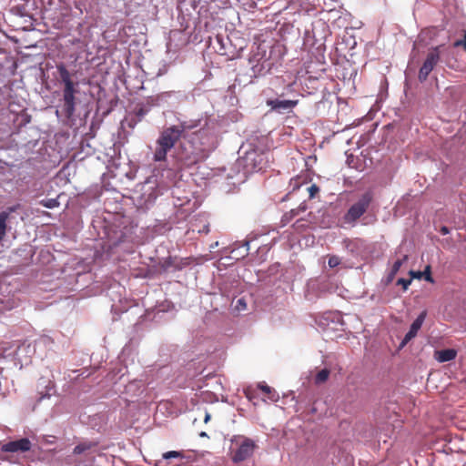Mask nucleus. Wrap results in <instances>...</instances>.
<instances>
[{"mask_svg":"<svg viewBox=\"0 0 466 466\" xmlns=\"http://www.w3.org/2000/svg\"><path fill=\"white\" fill-rule=\"evenodd\" d=\"M219 143V131L213 120L196 118L179 120L164 127L155 143L153 159L165 161L175 148V156L183 167H190L207 158Z\"/></svg>","mask_w":466,"mask_h":466,"instance_id":"f257e3e1","label":"nucleus"},{"mask_svg":"<svg viewBox=\"0 0 466 466\" xmlns=\"http://www.w3.org/2000/svg\"><path fill=\"white\" fill-rule=\"evenodd\" d=\"M94 228L101 239L100 248L95 251L97 261L116 262L124 260L127 255L133 254L141 244L137 234V226L120 217L105 218L93 222Z\"/></svg>","mask_w":466,"mask_h":466,"instance_id":"f03ea898","label":"nucleus"},{"mask_svg":"<svg viewBox=\"0 0 466 466\" xmlns=\"http://www.w3.org/2000/svg\"><path fill=\"white\" fill-rule=\"evenodd\" d=\"M60 81L64 84L63 96L56 106V115L63 123L74 120L76 111V96L78 92L77 83H75L64 64L57 66Z\"/></svg>","mask_w":466,"mask_h":466,"instance_id":"7ed1b4c3","label":"nucleus"},{"mask_svg":"<svg viewBox=\"0 0 466 466\" xmlns=\"http://www.w3.org/2000/svg\"><path fill=\"white\" fill-rule=\"evenodd\" d=\"M268 157L263 151L252 148L245 152L244 156L238 157L236 162V168L242 173L244 177L255 172L262 171L267 167Z\"/></svg>","mask_w":466,"mask_h":466,"instance_id":"20e7f679","label":"nucleus"},{"mask_svg":"<svg viewBox=\"0 0 466 466\" xmlns=\"http://www.w3.org/2000/svg\"><path fill=\"white\" fill-rule=\"evenodd\" d=\"M258 449L256 441L244 435H234L230 440L229 456L234 463L250 459Z\"/></svg>","mask_w":466,"mask_h":466,"instance_id":"39448f33","label":"nucleus"},{"mask_svg":"<svg viewBox=\"0 0 466 466\" xmlns=\"http://www.w3.org/2000/svg\"><path fill=\"white\" fill-rule=\"evenodd\" d=\"M372 200L369 192L362 194L360 198L352 204L348 211L343 215L341 221L342 227H354L356 222L367 211Z\"/></svg>","mask_w":466,"mask_h":466,"instance_id":"423d86ee","label":"nucleus"},{"mask_svg":"<svg viewBox=\"0 0 466 466\" xmlns=\"http://www.w3.org/2000/svg\"><path fill=\"white\" fill-rule=\"evenodd\" d=\"M272 91L278 97L299 99L298 84L296 80L286 82L283 76H277L271 81Z\"/></svg>","mask_w":466,"mask_h":466,"instance_id":"0eeeda50","label":"nucleus"},{"mask_svg":"<svg viewBox=\"0 0 466 466\" xmlns=\"http://www.w3.org/2000/svg\"><path fill=\"white\" fill-rule=\"evenodd\" d=\"M16 350H42L50 349L54 340L47 335L33 334L26 337L23 340H17Z\"/></svg>","mask_w":466,"mask_h":466,"instance_id":"6e6552de","label":"nucleus"},{"mask_svg":"<svg viewBox=\"0 0 466 466\" xmlns=\"http://www.w3.org/2000/svg\"><path fill=\"white\" fill-rule=\"evenodd\" d=\"M173 309V304L168 300L157 303L154 308L146 309L145 318L156 323L167 320V314Z\"/></svg>","mask_w":466,"mask_h":466,"instance_id":"1a4fd4ad","label":"nucleus"},{"mask_svg":"<svg viewBox=\"0 0 466 466\" xmlns=\"http://www.w3.org/2000/svg\"><path fill=\"white\" fill-rule=\"evenodd\" d=\"M440 47H433L427 55L421 67L420 68L418 79L420 83L427 80L429 75L440 61Z\"/></svg>","mask_w":466,"mask_h":466,"instance_id":"9d476101","label":"nucleus"},{"mask_svg":"<svg viewBox=\"0 0 466 466\" xmlns=\"http://www.w3.org/2000/svg\"><path fill=\"white\" fill-rule=\"evenodd\" d=\"M299 104V99L291 98H268L266 105L269 106L270 111L278 114H289L293 111L294 107Z\"/></svg>","mask_w":466,"mask_h":466,"instance_id":"9b49d317","label":"nucleus"},{"mask_svg":"<svg viewBox=\"0 0 466 466\" xmlns=\"http://www.w3.org/2000/svg\"><path fill=\"white\" fill-rule=\"evenodd\" d=\"M188 98L185 91H167L158 94L161 106H177Z\"/></svg>","mask_w":466,"mask_h":466,"instance_id":"f8f14e48","label":"nucleus"},{"mask_svg":"<svg viewBox=\"0 0 466 466\" xmlns=\"http://www.w3.org/2000/svg\"><path fill=\"white\" fill-rule=\"evenodd\" d=\"M32 443L29 439L22 438L19 440L9 441L2 446V451L4 452H25L30 451Z\"/></svg>","mask_w":466,"mask_h":466,"instance_id":"ddd939ff","label":"nucleus"},{"mask_svg":"<svg viewBox=\"0 0 466 466\" xmlns=\"http://www.w3.org/2000/svg\"><path fill=\"white\" fill-rule=\"evenodd\" d=\"M427 316V311L423 310L421 311L417 318L412 321L409 331L405 334L402 341L400 342V348L398 350H401L402 347L405 346V344L410 341L411 339H413L418 331L420 329L425 319Z\"/></svg>","mask_w":466,"mask_h":466,"instance_id":"4468645a","label":"nucleus"},{"mask_svg":"<svg viewBox=\"0 0 466 466\" xmlns=\"http://www.w3.org/2000/svg\"><path fill=\"white\" fill-rule=\"evenodd\" d=\"M141 200L148 208L153 205L159 195V190L157 188L155 183L147 180L142 187Z\"/></svg>","mask_w":466,"mask_h":466,"instance_id":"2eb2a0df","label":"nucleus"},{"mask_svg":"<svg viewBox=\"0 0 466 466\" xmlns=\"http://www.w3.org/2000/svg\"><path fill=\"white\" fill-rule=\"evenodd\" d=\"M216 42L218 45L217 52L221 56H227L229 58H234L237 55L235 47L232 46L231 41L228 36L217 35Z\"/></svg>","mask_w":466,"mask_h":466,"instance_id":"dca6fc26","label":"nucleus"},{"mask_svg":"<svg viewBox=\"0 0 466 466\" xmlns=\"http://www.w3.org/2000/svg\"><path fill=\"white\" fill-rule=\"evenodd\" d=\"M150 110L147 109L144 105L139 102L136 105L134 111L128 115L127 121L128 126L134 127L137 122H140Z\"/></svg>","mask_w":466,"mask_h":466,"instance_id":"f3484780","label":"nucleus"},{"mask_svg":"<svg viewBox=\"0 0 466 466\" xmlns=\"http://www.w3.org/2000/svg\"><path fill=\"white\" fill-rule=\"evenodd\" d=\"M199 4V0H180L177 3V9L185 19L191 16L192 11H196Z\"/></svg>","mask_w":466,"mask_h":466,"instance_id":"a211bd4d","label":"nucleus"},{"mask_svg":"<svg viewBox=\"0 0 466 466\" xmlns=\"http://www.w3.org/2000/svg\"><path fill=\"white\" fill-rule=\"evenodd\" d=\"M249 240H245L241 244L238 242L234 243V247L230 250L231 258L238 260L248 256L249 250Z\"/></svg>","mask_w":466,"mask_h":466,"instance_id":"6ab92c4d","label":"nucleus"},{"mask_svg":"<svg viewBox=\"0 0 466 466\" xmlns=\"http://www.w3.org/2000/svg\"><path fill=\"white\" fill-rule=\"evenodd\" d=\"M173 198V205L177 208V212L183 217H187L192 211L191 207L187 208V206L190 205V199L187 198L184 200L179 197H174Z\"/></svg>","mask_w":466,"mask_h":466,"instance_id":"aec40b11","label":"nucleus"},{"mask_svg":"<svg viewBox=\"0 0 466 466\" xmlns=\"http://www.w3.org/2000/svg\"><path fill=\"white\" fill-rule=\"evenodd\" d=\"M270 69V63L264 60L262 62H259V61H257L256 64H253L251 66V72H252V75L251 76H254V77H257V76H264L265 74H267Z\"/></svg>","mask_w":466,"mask_h":466,"instance_id":"412c9836","label":"nucleus"},{"mask_svg":"<svg viewBox=\"0 0 466 466\" xmlns=\"http://www.w3.org/2000/svg\"><path fill=\"white\" fill-rule=\"evenodd\" d=\"M410 276L412 279H424L429 283H434V279L431 276V268L430 265H427L423 271H410Z\"/></svg>","mask_w":466,"mask_h":466,"instance_id":"4be33fe9","label":"nucleus"},{"mask_svg":"<svg viewBox=\"0 0 466 466\" xmlns=\"http://www.w3.org/2000/svg\"><path fill=\"white\" fill-rule=\"evenodd\" d=\"M329 321L332 324H337L340 322V315L338 312H329L326 313L325 316H323L322 319L319 322V325L322 327L329 328Z\"/></svg>","mask_w":466,"mask_h":466,"instance_id":"5701e85b","label":"nucleus"},{"mask_svg":"<svg viewBox=\"0 0 466 466\" xmlns=\"http://www.w3.org/2000/svg\"><path fill=\"white\" fill-rule=\"evenodd\" d=\"M457 351H434V359L439 362H446L455 359Z\"/></svg>","mask_w":466,"mask_h":466,"instance_id":"b1692460","label":"nucleus"},{"mask_svg":"<svg viewBox=\"0 0 466 466\" xmlns=\"http://www.w3.org/2000/svg\"><path fill=\"white\" fill-rule=\"evenodd\" d=\"M140 102L149 110L154 106H161L160 100L158 99V94L147 96Z\"/></svg>","mask_w":466,"mask_h":466,"instance_id":"393cba45","label":"nucleus"},{"mask_svg":"<svg viewBox=\"0 0 466 466\" xmlns=\"http://www.w3.org/2000/svg\"><path fill=\"white\" fill-rule=\"evenodd\" d=\"M408 259V256L405 255L402 258H400V259H397L393 265H392V268L387 277V280L388 282H390L395 275L398 273V271L400 270V267L402 266L403 262L406 261Z\"/></svg>","mask_w":466,"mask_h":466,"instance_id":"a878e982","label":"nucleus"},{"mask_svg":"<svg viewBox=\"0 0 466 466\" xmlns=\"http://www.w3.org/2000/svg\"><path fill=\"white\" fill-rule=\"evenodd\" d=\"M329 373L330 372L328 369L319 370L314 378L315 384L319 385L326 382L329 377Z\"/></svg>","mask_w":466,"mask_h":466,"instance_id":"bb28decb","label":"nucleus"},{"mask_svg":"<svg viewBox=\"0 0 466 466\" xmlns=\"http://www.w3.org/2000/svg\"><path fill=\"white\" fill-rule=\"evenodd\" d=\"M7 220L5 213H0V242L5 237L7 231Z\"/></svg>","mask_w":466,"mask_h":466,"instance_id":"cd10ccee","label":"nucleus"},{"mask_svg":"<svg viewBox=\"0 0 466 466\" xmlns=\"http://www.w3.org/2000/svg\"><path fill=\"white\" fill-rule=\"evenodd\" d=\"M258 388L262 391L264 392L265 394H267L268 396V398L272 400H277V399L279 398V396L273 392V390L268 386L265 382H260L258 384Z\"/></svg>","mask_w":466,"mask_h":466,"instance_id":"c85d7f7f","label":"nucleus"},{"mask_svg":"<svg viewBox=\"0 0 466 466\" xmlns=\"http://www.w3.org/2000/svg\"><path fill=\"white\" fill-rule=\"evenodd\" d=\"M39 204L42 207L52 209L59 206V201L57 198H44L39 201Z\"/></svg>","mask_w":466,"mask_h":466,"instance_id":"c756f323","label":"nucleus"},{"mask_svg":"<svg viewBox=\"0 0 466 466\" xmlns=\"http://www.w3.org/2000/svg\"><path fill=\"white\" fill-rule=\"evenodd\" d=\"M160 267L161 268L164 270V271H167L169 270L170 268H177V266H174V259L172 257H167L165 258L161 263H160Z\"/></svg>","mask_w":466,"mask_h":466,"instance_id":"7c9ffc66","label":"nucleus"},{"mask_svg":"<svg viewBox=\"0 0 466 466\" xmlns=\"http://www.w3.org/2000/svg\"><path fill=\"white\" fill-rule=\"evenodd\" d=\"M95 446H96V444L91 443V442H89V443H80V444L76 445L74 448V453L75 454H81V453L85 452L86 451L92 449Z\"/></svg>","mask_w":466,"mask_h":466,"instance_id":"2f4dec72","label":"nucleus"},{"mask_svg":"<svg viewBox=\"0 0 466 466\" xmlns=\"http://www.w3.org/2000/svg\"><path fill=\"white\" fill-rule=\"evenodd\" d=\"M234 309L240 312L247 309V301L245 298H238L234 304Z\"/></svg>","mask_w":466,"mask_h":466,"instance_id":"473e14b6","label":"nucleus"},{"mask_svg":"<svg viewBox=\"0 0 466 466\" xmlns=\"http://www.w3.org/2000/svg\"><path fill=\"white\" fill-rule=\"evenodd\" d=\"M412 279V277L410 279L400 278L397 280V285H400L403 288V290H407L409 286L411 284Z\"/></svg>","mask_w":466,"mask_h":466,"instance_id":"72a5a7b5","label":"nucleus"},{"mask_svg":"<svg viewBox=\"0 0 466 466\" xmlns=\"http://www.w3.org/2000/svg\"><path fill=\"white\" fill-rule=\"evenodd\" d=\"M289 186L292 187V190L300 188L303 186L301 177H295L290 180Z\"/></svg>","mask_w":466,"mask_h":466,"instance_id":"f704fd0d","label":"nucleus"},{"mask_svg":"<svg viewBox=\"0 0 466 466\" xmlns=\"http://www.w3.org/2000/svg\"><path fill=\"white\" fill-rule=\"evenodd\" d=\"M306 190L309 192V198H313L319 191V187L316 184H311L306 187Z\"/></svg>","mask_w":466,"mask_h":466,"instance_id":"c9c22d12","label":"nucleus"},{"mask_svg":"<svg viewBox=\"0 0 466 466\" xmlns=\"http://www.w3.org/2000/svg\"><path fill=\"white\" fill-rule=\"evenodd\" d=\"M340 264V258L338 256H330L328 259V265L329 268H336Z\"/></svg>","mask_w":466,"mask_h":466,"instance_id":"e433bc0d","label":"nucleus"},{"mask_svg":"<svg viewBox=\"0 0 466 466\" xmlns=\"http://www.w3.org/2000/svg\"><path fill=\"white\" fill-rule=\"evenodd\" d=\"M183 457V454L179 451H167V452H165L163 454V458L164 459H171V458H182Z\"/></svg>","mask_w":466,"mask_h":466,"instance_id":"4c0bfd02","label":"nucleus"},{"mask_svg":"<svg viewBox=\"0 0 466 466\" xmlns=\"http://www.w3.org/2000/svg\"><path fill=\"white\" fill-rule=\"evenodd\" d=\"M20 208L19 204L8 207L5 210L2 211L1 213H5L6 218H9L10 215L14 212H15Z\"/></svg>","mask_w":466,"mask_h":466,"instance_id":"58836bf2","label":"nucleus"},{"mask_svg":"<svg viewBox=\"0 0 466 466\" xmlns=\"http://www.w3.org/2000/svg\"><path fill=\"white\" fill-rule=\"evenodd\" d=\"M454 46H463V48L466 50V31L464 32L462 39H459L454 42Z\"/></svg>","mask_w":466,"mask_h":466,"instance_id":"ea45409f","label":"nucleus"},{"mask_svg":"<svg viewBox=\"0 0 466 466\" xmlns=\"http://www.w3.org/2000/svg\"><path fill=\"white\" fill-rule=\"evenodd\" d=\"M177 35H181L180 32H172L171 33V35H170V40L167 42V52H171L173 51V47H172V37L173 36H176Z\"/></svg>","mask_w":466,"mask_h":466,"instance_id":"a19ab883","label":"nucleus"},{"mask_svg":"<svg viewBox=\"0 0 466 466\" xmlns=\"http://www.w3.org/2000/svg\"><path fill=\"white\" fill-rule=\"evenodd\" d=\"M305 210V207H300L298 209H291L288 214H289V216H291V218H293L294 217H296L297 215H299V213L300 211H304Z\"/></svg>","mask_w":466,"mask_h":466,"instance_id":"79ce46f5","label":"nucleus"},{"mask_svg":"<svg viewBox=\"0 0 466 466\" xmlns=\"http://www.w3.org/2000/svg\"><path fill=\"white\" fill-rule=\"evenodd\" d=\"M291 216H289V214H287L285 213L282 218H281V223L283 226L287 225L288 223H289L291 221Z\"/></svg>","mask_w":466,"mask_h":466,"instance_id":"37998d69","label":"nucleus"},{"mask_svg":"<svg viewBox=\"0 0 466 466\" xmlns=\"http://www.w3.org/2000/svg\"><path fill=\"white\" fill-rule=\"evenodd\" d=\"M440 232L442 235H448L450 233V228L447 226H442L440 229Z\"/></svg>","mask_w":466,"mask_h":466,"instance_id":"c03bdc74","label":"nucleus"},{"mask_svg":"<svg viewBox=\"0 0 466 466\" xmlns=\"http://www.w3.org/2000/svg\"><path fill=\"white\" fill-rule=\"evenodd\" d=\"M198 232L199 233H208L209 232L208 225H205L203 229H199Z\"/></svg>","mask_w":466,"mask_h":466,"instance_id":"a18cd8bd","label":"nucleus"},{"mask_svg":"<svg viewBox=\"0 0 466 466\" xmlns=\"http://www.w3.org/2000/svg\"><path fill=\"white\" fill-rule=\"evenodd\" d=\"M210 417H211L210 414L208 412H207L205 415V418H204V422L207 423L208 421H209Z\"/></svg>","mask_w":466,"mask_h":466,"instance_id":"49530a36","label":"nucleus"},{"mask_svg":"<svg viewBox=\"0 0 466 466\" xmlns=\"http://www.w3.org/2000/svg\"><path fill=\"white\" fill-rule=\"evenodd\" d=\"M200 437H208L207 433L205 431H202L199 433Z\"/></svg>","mask_w":466,"mask_h":466,"instance_id":"de8ad7c7","label":"nucleus"},{"mask_svg":"<svg viewBox=\"0 0 466 466\" xmlns=\"http://www.w3.org/2000/svg\"><path fill=\"white\" fill-rule=\"evenodd\" d=\"M111 111V108H108L106 111H105L103 114H108Z\"/></svg>","mask_w":466,"mask_h":466,"instance_id":"09e8293b","label":"nucleus"},{"mask_svg":"<svg viewBox=\"0 0 466 466\" xmlns=\"http://www.w3.org/2000/svg\"><path fill=\"white\" fill-rule=\"evenodd\" d=\"M127 345H126L124 348H122V350H127Z\"/></svg>","mask_w":466,"mask_h":466,"instance_id":"8fccbe9b","label":"nucleus"}]
</instances>
